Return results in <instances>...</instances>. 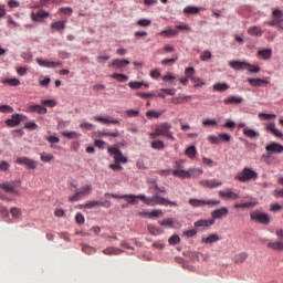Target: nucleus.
Listing matches in <instances>:
<instances>
[{
  "label": "nucleus",
  "instance_id": "7c9ffc66",
  "mask_svg": "<svg viewBox=\"0 0 283 283\" xmlns=\"http://www.w3.org/2000/svg\"><path fill=\"white\" fill-rule=\"evenodd\" d=\"M104 255H120L123 253V250L119 248L108 247L103 250Z\"/></svg>",
  "mask_w": 283,
  "mask_h": 283
},
{
  "label": "nucleus",
  "instance_id": "052dcab7",
  "mask_svg": "<svg viewBox=\"0 0 283 283\" xmlns=\"http://www.w3.org/2000/svg\"><path fill=\"white\" fill-rule=\"evenodd\" d=\"M168 242H169V244H171V245L179 244V243H180V237H179L178 234L171 235V237L168 239Z\"/></svg>",
  "mask_w": 283,
  "mask_h": 283
},
{
  "label": "nucleus",
  "instance_id": "6e6552de",
  "mask_svg": "<svg viewBox=\"0 0 283 283\" xmlns=\"http://www.w3.org/2000/svg\"><path fill=\"white\" fill-rule=\"evenodd\" d=\"M1 189L7 191V193H14L15 196H19V190H17V187H21V181L13 180V181H7L3 184H0Z\"/></svg>",
  "mask_w": 283,
  "mask_h": 283
},
{
  "label": "nucleus",
  "instance_id": "69168bd1",
  "mask_svg": "<svg viewBox=\"0 0 283 283\" xmlns=\"http://www.w3.org/2000/svg\"><path fill=\"white\" fill-rule=\"evenodd\" d=\"M139 114H140V112L136 111V109L126 111V115L128 116V118H136V117H138Z\"/></svg>",
  "mask_w": 283,
  "mask_h": 283
},
{
  "label": "nucleus",
  "instance_id": "c85d7f7f",
  "mask_svg": "<svg viewBox=\"0 0 283 283\" xmlns=\"http://www.w3.org/2000/svg\"><path fill=\"white\" fill-rule=\"evenodd\" d=\"M51 30L54 32H61V34H63V30H65V21L52 22Z\"/></svg>",
  "mask_w": 283,
  "mask_h": 283
},
{
  "label": "nucleus",
  "instance_id": "72a5a7b5",
  "mask_svg": "<svg viewBox=\"0 0 283 283\" xmlns=\"http://www.w3.org/2000/svg\"><path fill=\"white\" fill-rule=\"evenodd\" d=\"M272 55L273 51L271 49H262L258 52V56H261V59H264V61H269Z\"/></svg>",
  "mask_w": 283,
  "mask_h": 283
},
{
  "label": "nucleus",
  "instance_id": "338daca9",
  "mask_svg": "<svg viewBox=\"0 0 283 283\" xmlns=\"http://www.w3.org/2000/svg\"><path fill=\"white\" fill-rule=\"evenodd\" d=\"M25 129H30L31 132H34V129L39 128V125L34 122H29L24 124Z\"/></svg>",
  "mask_w": 283,
  "mask_h": 283
},
{
  "label": "nucleus",
  "instance_id": "c03bdc74",
  "mask_svg": "<svg viewBox=\"0 0 283 283\" xmlns=\"http://www.w3.org/2000/svg\"><path fill=\"white\" fill-rule=\"evenodd\" d=\"M62 136H64V138H70L71 140L81 138V134L76 132H62Z\"/></svg>",
  "mask_w": 283,
  "mask_h": 283
},
{
  "label": "nucleus",
  "instance_id": "a19ab883",
  "mask_svg": "<svg viewBox=\"0 0 283 283\" xmlns=\"http://www.w3.org/2000/svg\"><path fill=\"white\" fill-rule=\"evenodd\" d=\"M159 224L161 227H169L170 229H176V222L171 218L159 221Z\"/></svg>",
  "mask_w": 283,
  "mask_h": 283
},
{
  "label": "nucleus",
  "instance_id": "a18cd8bd",
  "mask_svg": "<svg viewBox=\"0 0 283 283\" xmlns=\"http://www.w3.org/2000/svg\"><path fill=\"white\" fill-rule=\"evenodd\" d=\"M220 240V237L218 234H210L208 238H203L202 242L206 244H213V242H218Z\"/></svg>",
  "mask_w": 283,
  "mask_h": 283
},
{
  "label": "nucleus",
  "instance_id": "09e8293b",
  "mask_svg": "<svg viewBox=\"0 0 283 283\" xmlns=\"http://www.w3.org/2000/svg\"><path fill=\"white\" fill-rule=\"evenodd\" d=\"M153 149L163 150L165 149V143L163 140H154L150 144Z\"/></svg>",
  "mask_w": 283,
  "mask_h": 283
},
{
  "label": "nucleus",
  "instance_id": "ea45409f",
  "mask_svg": "<svg viewBox=\"0 0 283 283\" xmlns=\"http://www.w3.org/2000/svg\"><path fill=\"white\" fill-rule=\"evenodd\" d=\"M275 118H277L275 114L259 113V120H273Z\"/></svg>",
  "mask_w": 283,
  "mask_h": 283
},
{
  "label": "nucleus",
  "instance_id": "f704fd0d",
  "mask_svg": "<svg viewBox=\"0 0 283 283\" xmlns=\"http://www.w3.org/2000/svg\"><path fill=\"white\" fill-rule=\"evenodd\" d=\"M247 258H249V253L241 252L234 255V262L235 264H242L243 262H247Z\"/></svg>",
  "mask_w": 283,
  "mask_h": 283
},
{
  "label": "nucleus",
  "instance_id": "2f4dec72",
  "mask_svg": "<svg viewBox=\"0 0 283 283\" xmlns=\"http://www.w3.org/2000/svg\"><path fill=\"white\" fill-rule=\"evenodd\" d=\"M123 200H126L128 205H138V200H140V195H124Z\"/></svg>",
  "mask_w": 283,
  "mask_h": 283
},
{
  "label": "nucleus",
  "instance_id": "f257e3e1",
  "mask_svg": "<svg viewBox=\"0 0 283 283\" xmlns=\"http://www.w3.org/2000/svg\"><path fill=\"white\" fill-rule=\"evenodd\" d=\"M139 200H142L144 205H147V207H156V205H159L161 207H178V203L176 201H170L167 198H163L160 197V195H158V192H155L153 197L139 195Z\"/></svg>",
  "mask_w": 283,
  "mask_h": 283
},
{
  "label": "nucleus",
  "instance_id": "4468645a",
  "mask_svg": "<svg viewBox=\"0 0 283 283\" xmlns=\"http://www.w3.org/2000/svg\"><path fill=\"white\" fill-rule=\"evenodd\" d=\"M265 132L272 134V136H275L276 138H283V133L282 130L277 129L275 123L265 124Z\"/></svg>",
  "mask_w": 283,
  "mask_h": 283
},
{
  "label": "nucleus",
  "instance_id": "39448f33",
  "mask_svg": "<svg viewBox=\"0 0 283 283\" xmlns=\"http://www.w3.org/2000/svg\"><path fill=\"white\" fill-rule=\"evenodd\" d=\"M250 220H252V222H259V224H270L271 222L269 214L260 210L252 211L250 213Z\"/></svg>",
  "mask_w": 283,
  "mask_h": 283
},
{
  "label": "nucleus",
  "instance_id": "b1692460",
  "mask_svg": "<svg viewBox=\"0 0 283 283\" xmlns=\"http://www.w3.org/2000/svg\"><path fill=\"white\" fill-rule=\"evenodd\" d=\"M191 101L190 95H178L177 97L170 98V103H174V105H182V103H189Z\"/></svg>",
  "mask_w": 283,
  "mask_h": 283
},
{
  "label": "nucleus",
  "instance_id": "8fccbe9b",
  "mask_svg": "<svg viewBox=\"0 0 283 283\" xmlns=\"http://www.w3.org/2000/svg\"><path fill=\"white\" fill-rule=\"evenodd\" d=\"M196 154H198L196 146H190L186 149V156H188L190 159L196 158Z\"/></svg>",
  "mask_w": 283,
  "mask_h": 283
},
{
  "label": "nucleus",
  "instance_id": "7ed1b4c3",
  "mask_svg": "<svg viewBox=\"0 0 283 283\" xmlns=\"http://www.w3.org/2000/svg\"><path fill=\"white\" fill-rule=\"evenodd\" d=\"M172 127L174 126L171 125V123L164 122L156 126L157 134H159V136H164L168 140H176V137L174 136V133L171 132Z\"/></svg>",
  "mask_w": 283,
  "mask_h": 283
},
{
  "label": "nucleus",
  "instance_id": "f8f14e48",
  "mask_svg": "<svg viewBox=\"0 0 283 283\" xmlns=\"http://www.w3.org/2000/svg\"><path fill=\"white\" fill-rule=\"evenodd\" d=\"M25 119V116L21 114H13L10 119L6 120V125L8 127H17V125H20Z\"/></svg>",
  "mask_w": 283,
  "mask_h": 283
},
{
  "label": "nucleus",
  "instance_id": "412c9836",
  "mask_svg": "<svg viewBox=\"0 0 283 283\" xmlns=\"http://www.w3.org/2000/svg\"><path fill=\"white\" fill-rule=\"evenodd\" d=\"M187 174V170H185V166L180 164V161L175 163V169L172 170V176L176 178H185V175Z\"/></svg>",
  "mask_w": 283,
  "mask_h": 283
},
{
  "label": "nucleus",
  "instance_id": "e433bc0d",
  "mask_svg": "<svg viewBox=\"0 0 283 283\" xmlns=\"http://www.w3.org/2000/svg\"><path fill=\"white\" fill-rule=\"evenodd\" d=\"M180 31L176 30V29H168V30H164L160 32V35L161 36H168V38H171V36H178V33Z\"/></svg>",
  "mask_w": 283,
  "mask_h": 283
},
{
  "label": "nucleus",
  "instance_id": "bf43d9fd",
  "mask_svg": "<svg viewBox=\"0 0 283 283\" xmlns=\"http://www.w3.org/2000/svg\"><path fill=\"white\" fill-rule=\"evenodd\" d=\"M137 25H139L140 28H149V25H151V20L140 19L139 21H137Z\"/></svg>",
  "mask_w": 283,
  "mask_h": 283
},
{
  "label": "nucleus",
  "instance_id": "37998d69",
  "mask_svg": "<svg viewBox=\"0 0 283 283\" xmlns=\"http://www.w3.org/2000/svg\"><path fill=\"white\" fill-rule=\"evenodd\" d=\"M143 85H145V87H149V84H145V82H129L128 86L130 87V90H140V87H143Z\"/></svg>",
  "mask_w": 283,
  "mask_h": 283
},
{
  "label": "nucleus",
  "instance_id": "bb28decb",
  "mask_svg": "<svg viewBox=\"0 0 283 283\" xmlns=\"http://www.w3.org/2000/svg\"><path fill=\"white\" fill-rule=\"evenodd\" d=\"M229 65L232 67V70H247L249 67L248 62L241 61H230Z\"/></svg>",
  "mask_w": 283,
  "mask_h": 283
},
{
  "label": "nucleus",
  "instance_id": "f3484780",
  "mask_svg": "<svg viewBox=\"0 0 283 283\" xmlns=\"http://www.w3.org/2000/svg\"><path fill=\"white\" fill-rule=\"evenodd\" d=\"M213 224H216L214 219H209V220L200 219L195 222V228L196 229H209V227H213Z\"/></svg>",
  "mask_w": 283,
  "mask_h": 283
},
{
  "label": "nucleus",
  "instance_id": "e2e57ef3",
  "mask_svg": "<svg viewBox=\"0 0 283 283\" xmlns=\"http://www.w3.org/2000/svg\"><path fill=\"white\" fill-rule=\"evenodd\" d=\"M178 61V56L171 57V59H164L161 61V65H174Z\"/></svg>",
  "mask_w": 283,
  "mask_h": 283
},
{
  "label": "nucleus",
  "instance_id": "5fc2aeb1",
  "mask_svg": "<svg viewBox=\"0 0 283 283\" xmlns=\"http://www.w3.org/2000/svg\"><path fill=\"white\" fill-rule=\"evenodd\" d=\"M0 112L1 114H12L14 112V108L10 105H0Z\"/></svg>",
  "mask_w": 283,
  "mask_h": 283
},
{
  "label": "nucleus",
  "instance_id": "9b49d317",
  "mask_svg": "<svg viewBox=\"0 0 283 283\" xmlns=\"http://www.w3.org/2000/svg\"><path fill=\"white\" fill-rule=\"evenodd\" d=\"M36 63L41 67H49V69L63 67V62H61V61L52 62V61H49V60H43L41 57H38Z\"/></svg>",
  "mask_w": 283,
  "mask_h": 283
},
{
  "label": "nucleus",
  "instance_id": "0eeeda50",
  "mask_svg": "<svg viewBox=\"0 0 283 283\" xmlns=\"http://www.w3.org/2000/svg\"><path fill=\"white\" fill-rule=\"evenodd\" d=\"M269 25H277L283 30V10L272 9V20L269 22Z\"/></svg>",
  "mask_w": 283,
  "mask_h": 283
},
{
  "label": "nucleus",
  "instance_id": "79ce46f5",
  "mask_svg": "<svg viewBox=\"0 0 283 283\" xmlns=\"http://www.w3.org/2000/svg\"><path fill=\"white\" fill-rule=\"evenodd\" d=\"M99 136H111V138H118V136H120V132L116 129L114 132L102 130L99 132Z\"/></svg>",
  "mask_w": 283,
  "mask_h": 283
},
{
  "label": "nucleus",
  "instance_id": "ddd939ff",
  "mask_svg": "<svg viewBox=\"0 0 283 283\" xmlns=\"http://www.w3.org/2000/svg\"><path fill=\"white\" fill-rule=\"evenodd\" d=\"M202 187H208V189H218V187H222V181L218 179H203L200 181Z\"/></svg>",
  "mask_w": 283,
  "mask_h": 283
},
{
  "label": "nucleus",
  "instance_id": "5701e85b",
  "mask_svg": "<svg viewBox=\"0 0 283 283\" xmlns=\"http://www.w3.org/2000/svg\"><path fill=\"white\" fill-rule=\"evenodd\" d=\"M27 112L35 113V114H48V108L39 105V104H31L28 106Z\"/></svg>",
  "mask_w": 283,
  "mask_h": 283
},
{
  "label": "nucleus",
  "instance_id": "4c0bfd02",
  "mask_svg": "<svg viewBox=\"0 0 283 283\" xmlns=\"http://www.w3.org/2000/svg\"><path fill=\"white\" fill-rule=\"evenodd\" d=\"M164 216H165V212H163V210L160 209L146 212L147 218H163Z\"/></svg>",
  "mask_w": 283,
  "mask_h": 283
},
{
  "label": "nucleus",
  "instance_id": "13d9d810",
  "mask_svg": "<svg viewBox=\"0 0 283 283\" xmlns=\"http://www.w3.org/2000/svg\"><path fill=\"white\" fill-rule=\"evenodd\" d=\"M200 60L203 61V62L211 61L210 51L206 50V51L201 52Z\"/></svg>",
  "mask_w": 283,
  "mask_h": 283
},
{
  "label": "nucleus",
  "instance_id": "864d4df0",
  "mask_svg": "<svg viewBox=\"0 0 283 283\" xmlns=\"http://www.w3.org/2000/svg\"><path fill=\"white\" fill-rule=\"evenodd\" d=\"M101 201H88L85 205L80 206L81 209H83V207L85 209H94L95 207H99Z\"/></svg>",
  "mask_w": 283,
  "mask_h": 283
},
{
  "label": "nucleus",
  "instance_id": "f03ea898",
  "mask_svg": "<svg viewBox=\"0 0 283 283\" xmlns=\"http://www.w3.org/2000/svg\"><path fill=\"white\" fill-rule=\"evenodd\" d=\"M234 180H239V182H251V180H258V172L252 168L244 167L242 171H240Z\"/></svg>",
  "mask_w": 283,
  "mask_h": 283
},
{
  "label": "nucleus",
  "instance_id": "393cba45",
  "mask_svg": "<svg viewBox=\"0 0 283 283\" xmlns=\"http://www.w3.org/2000/svg\"><path fill=\"white\" fill-rule=\"evenodd\" d=\"M127 65H129V61L124 59H115L112 61L109 67H116L117 70H120L122 67H127Z\"/></svg>",
  "mask_w": 283,
  "mask_h": 283
},
{
  "label": "nucleus",
  "instance_id": "6ab92c4d",
  "mask_svg": "<svg viewBox=\"0 0 283 283\" xmlns=\"http://www.w3.org/2000/svg\"><path fill=\"white\" fill-rule=\"evenodd\" d=\"M248 83L252 85V87H264L269 85L270 81L269 77L265 78H248Z\"/></svg>",
  "mask_w": 283,
  "mask_h": 283
},
{
  "label": "nucleus",
  "instance_id": "4d7b16f0",
  "mask_svg": "<svg viewBox=\"0 0 283 283\" xmlns=\"http://www.w3.org/2000/svg\"><path fill=\"white\" fill-rule=\"evenodd\" d=\"M202 125H205V127H213L218 125V120H216V118L203 119Z\"/></svg>",
  "mask_w": 283,
  "mask_h": 283
},
{
  "label": "nucleus",
  "instance_id": "c756f323",
  "mask_svg": "<svg viewBox=\"0 0 283 283\" xmlns=\"http://www.w3.org/2000/svg\"><path fill=\"white\" fill-rule=\"evenodd\" d=\"M0 83H3L4 85H10L11 87H19L21 85V81L19 78H2L0 80Z\"/></svg>",
  "mask_w": 283,
  "mask_h": 283
},
{
  "label": "nucleus",
  "instance_id": "774afa93",
  "mask_svg": "<svg viewBox=\"0 0 283 283\" xmlns=\"http://www.w3.org/2000/svg\"><path fill=\"white\" fill-rule=\"evenodd\" d=\"M12 218H19L21 216V209L13 207L10 210Z\"/></svg>",
  "mask_w": 283,
  "mask_h": 283
},
{
  "label": "nucleus",
  "instance_id": "c9c22d12",
  "mask_svg": "<svg viewBox=\"0 0 283 283\" xmlns=\"http://www.w3.org/2000/svg\"><path fill=\"white\" fill-rule=\"evenodd\" d=\"M111 77H113L115 81H118V83H126V81H129L127 75L120 73H113Z\"/></svg>",
  "mask_w": 283,
  "mask_h": 283
},
{
  "label": "nucleus",
  "instance_id": "4be33fe9",
  "mask_svg": "<svg viewBox=\"0 0 283 283\" xmlns=\"http://www.w3.org/2000/svg\"><path fill=\"white\" fill-rule=\"evenodd\" d=\"M93 120H95L96 123H102L103 125H120V122L118 119H111L109 117L95 116L93 117Z\"/></svg>",
  "mask_w": 283,
  "mask_h": 283
},
{
  "label": "nucleus",
  "instance_id": "1a4fd4ad",
  "mask_svg": "<svg viewBox=\"0 0 283 283\" xmlns=\"http://www.w3.org/2000/svg\"><path fill=\"white\" fill-rule=\"evenodd\" d=\"M108 154L114 157L115 163L123 165L127 164V157L123 156V153L117 147H108Z\"/></svg>",
  "mask_w": 283,
  "mask_h": 283
},
{
  "label": "nucleus",
  "instance_id": "cd10ccee",
  "mask_svg": "<svg viewBox=\"0 0 283 283\" xmlns=\"http://www.w3.org/2000/svg\"><path fill=\"white\" fill-rule=\"evenodd\" d=\"M50 17V13L48 11L40 10L36 13L31 14L32 21H41L42 19H48Z\"/></svg>",
  "mask_w": 283,
  "mask_h": 283
},
{
  "label": "nucleus",
  "instance_id": "473e14b6",
  "mask_svg": "<svg viewBox=\"0 0 283 283\" xmlns=\"http://www.w3.org/2000/svg\"><path fill=\"white\" fill-rule=\"evenodd\" d=\"M248 34H250V36H262V34H264V31H262L261 27H251L250 29H248Z\"/></svg>",
  "mask_w": 283,
  "mask_h": 283
},
{
  "label": "nucleus",
  "instance_id": "3c124183",
  "mask_svg": "<svg viewBox=\"0 0 283 283\" xmlns=\"http://www.w3.org/2000/svg\"><path fill=\"white\" fill-rule=\"evenodd\" d=\"M148 231L150 235H160L163 233V230L156 226L149 224Z\"/></svg>",
  "mask_w": 283,
  "mask_h": 283
},
{
  "label": "nucleus",
  "instance_id": "aec40b11",
  "mask_svg": "<svg viewBox=\"0 0 283 283\" xmlns=\"http://www.w3.org/2000/svg\"><path fill=\"white\" fill-rule=\"evenodd\" d=\"M182 174L185 178H200V176L203 174V170L202 168H190Z\"/></svg>",
  "mask_w": 283,
  "mask_h": 283
},
{
  "label": "nucleus",
  "instance_id": "a211bd4d",
  "mask_svg": "<svg viewBox=\"0 0 283 283\" xmlns=\"http://www.w3.org/2000/svg\"><path fill=\"white\" fill-rule=\"evenodd\" d=\"M265 150L268 151L269 156H271V154H282L283 146L281 144L273 142L265 147Z\"/></svg>",
  "mask_w": 283,
  "mask_h": 283
},
{
  "label": "nucleus",
  "instance_id": "6e6d98bb",
  "mask_svg": "<svg viewBox=\"0 0 283 283\" xmlns=\"http://www.w3.org/2000/svg\"><path fill=\"white\" fill-rule=\"evenodd\" d=\"M82 251H83V253H86V255H92V254L96 253V250L90 245H83Z\"/></svg>",
  "mask_w": 283,
  "mask_h": 283
},
{
  "label": "nucleus",
  "instance_id": "9d476101",
  "mask_svg": "<svg viewBox=\"0 0 283 283\" xmlns=\"http://www.w3.org/2000/svg\"><path fill=\"white\" fill-rule=\"evenodd\" d=\"M219 196L220 198H223V200H238V198H240V192L227 188L226 190H220Z\"/></svg>",
  "mask_w": 283,
  "mask_h": 283
},
{
  "label": "nucleus",
  "instance_id": "0e129e2a",
  "mask_svg": "<svg viewBox=\"0 0 283 283\" xmlns=\"http://www.w3.org/2000/svg\"><path fill=\"white\" fill-rule=\"evenodd\" d=\"M219 142L222 143H229L231 142V135L227 134V133H222L219 135Z\"/></svg>",
  "mask_w": 283,
  "mask_h": 283
},
{
  "label": "nucleus",
  "instance_id": "20e7f679",
  "mask_svg": "<svg viewBox=\"0 0 283 283\" xmlns=\"http://www.w3.org/2000/svg\"><path fill=\"white\" fill-rule=\"evenodd\" d=\"M188 202L191 207H195V208H198V207H218V205H220V200H218V199L190 198Z\"/></svg>",
  "mask_w": 283,
  "mask_h": 283
},
{
  "label": "nucleus",
  "instance_id": "de8ad7c7",
  "mask_svg": "<svg viewBox=\"0 0 283 283\" xmlns=\"http://www.w3.org/2000/svg\"><path fill=\"white\" fill-rule=\"evenodd\" d=\"M163 116V112L157 111H148L146 112V117L151 120V118H160Z\"/></svg>",
  "mask_w": 283,
  "mask_h": 283
},
{
  "label": "nucleus",
  "instance_id": "49530a36",
  "mask_svg": "<svg viewBox=\"0 0 283 283\" xmlns=\"http://www.w3.org/2000/svg\"><path fill=\"white\" fill-rule=\"evenodd\" d=\"M185 14H198L200 12V8L188 6L184 9Z\"/></svg>",
  "mask_w": 283,
  "mask_h": 283
},
{
  "label": "nucleus",
  "instance_id": "2eb2a0df",
  "mask_svg": "<svg viewBox=\"0 0 283 283\" xmlns=\"http://www.w3.org/2000/svg\"><path fill=\"white\" fill-rule=\"evenodd\" d=\"M224 105H240L244 103V97L240 95H230L223 99Z\"/></svg>",
  "mask_w": 283,
  "mask_h": 283
},
{
  "label": "nucleus",
  "instance_id": "680f3d73",
  "mask_svg": "<svg viewBox=\"0 0 283 283\" xmlns=\"http://www.w3.org/2000/svg\"><path fill=\"white\" fill-rule=\"evenodd\" d=\"M195 74H196V69H193V67H187L185 70V75L187 78H190V80L193 78Z\"/></svg>",
  "mask_w": 283,
  "mask_h": 283
},
{
  "label": "nucleus",
  "instance_id": "dca6fc26",
  "mask_svg": "<svg viewBox=\"0 0 283 283\" xmlns=\"http://www.w3.org/2000/svg\"><path fill=\"white\" fill-rule=\"evenodd\" d=\"M229 216V209L227 207H222L220 209H216L211 212L212 220H220V218H227Z\"/></svg>",
  "mask_w": 283,
  "mask_h": 283
},
{
  "label": "nucleus",
  "instance_id": "a878e982",
  "mask_svg": "<svg viewBox=\"0 0 283 283\" xmlns=\"http://www.w3.org/2000/svg\"><path fill=\"white\" fill-rule=\"evenodd\" d=\"M243 135L245 136V138H251L252 140L255 138H260V132L249 127L243 128Z\"/></svg>",
  "mask_w": 283,
  "mask_h": 283
},
{
  "label": "nucleus",
  "instance_id": "423d86ee",
  "mask_svg": "<svg viewBox=\"0 0 283 283\" xmlns=\"http://www.w3.org/2000/svg\"><path fill=\"white\" fill-rule=\"evenodd\" d=\"M90 193H92V186L86 185L84 187H82L81 190L75 191L74 195L69 197V202H78V200H81V198H85V196H90Z\"/></svg>",
  "mask_w": 283,
  "mask_h": 283
},
{
  "label": "nucleus",
  "instance_id": "603ef678",
  "mask_svg": "<svg viewBox=\"0 0 283 283\" xmlns=\"http://www.w3.org/2000/svg\"><path fill=\"white\" fill-rule=\"evenodd\" d=\"M213 90H216V92H227V90H229V86L227 83H216L213 85Z\"/></svg>",
  "mask_w": 283,
  "mask_h": 283
},
{
  "label": "nucleus",
  "instance_id": "58836bf2",
  "mask_svg": "<svg viewBox=\"0 0 283 283\" xmlns=\"http://www.w3.org/2000/svg\"><path fill=\"white\" fill-rule=\"evenodd\" d=\"M268 247L270 249H273L274 251H283V242L282 241L269 242Z\"/></svg>",
  "mask_w": 283,
  "mask_h": 283
}]
</instances>
